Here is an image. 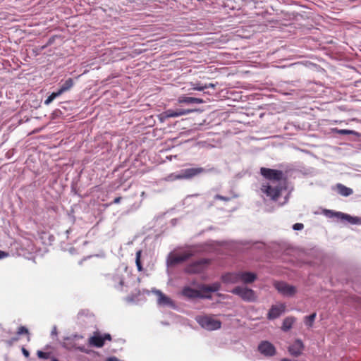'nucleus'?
<instances>
[{
    "label": "nucleus",
    "mask_w": 361,
    "mask_h": 361,
    "mask_svg": "<svg viewBox=\"0 0 361 361\" xmlns=\"http://www.w3.org/2000/svg\"><path fill=\"white\" fill-rule=\"evenodd\" d=\"M180 103L185 104H202L204 101L200 98L192 97H183L179 98Z\"/></svg>",
    "instance_id": "nucleus-19"
},
{
    "label": "nucleus",
    "mask_w": 361,
    "mask_h": 361,
    "mask_svg": "<svg viewBox=\"0 0 361 361\" xmlns=\"http://www.w3.org/2000/svg\"><path fill=\"white\" fill-rule=\"evenodd\" d=\"M281 361H292V360L290 359H288V358H283L281 360Z\"/></svg>",
    "instance_id": "nucleus-45"
},
{
    "label": "nucleus",
    "mask_w": 361,
    "mask_h": 361,
    "mask_svg": "<svg viewBox=\"0 0 361 361\" xmlns=\"http://www.w3.org/2000/svg\"><path fill=\"white\" fill-rule=\"evenodd\" d=\"M257 350L266 357H274L277 353L276 347L268 341H262L257 346Z\"/></svg>",
    "instance_id": "nucleus-7"
},
{
    "label": "nucleus",
    "mask_w": 361,
    "mask_h": 361,
    "mask_svg": "<svg viewBox=\"0 0 361 361\" xmlns=\"http://www.w3.org/2000/svg\"><path fill=\"white\" fill-rule=\"evenodd\" d=\"M207 85L208 86V88H209V87H214V84H212V83H209V84H208V85Z\"/></svg>",
    "instance_id": "nucleus-44"
},
{
    "label": "nucleus",
    "mask_w": 361,
    "mask_h": 361,
    "mask_svg": "<svg viewBox=\"0 0 361 361\" xmlns=\"http://www.w3.org/2000/svg\"><path fill=\"white\" fill-rule=\"evenodd\" d=\"M214 168L205 169L203 167L188 168L180 171V175L178 176L182 179H191L202 173L214 171Z\"/></svg>",
    "instance_id": "nucleus-5"
},
{
    "label": "nucleus",
    "mask_w": 361,
    "mask_h": 361,
    "mask_svg": "<svg viewBox=\"0 0 361 361\" xmlns=\"http://www.w3.org/2000/svg\"><path fill=\"white\" fill-rule=\"evenodd\" d=\"M153 292L157 295V304L162 307L176 308L174 302L159 290H154Z\"/></svg>",
    "instance_id": "nucleus-10"
},
{
    "label": "nucleus",
    "mask_w": 361,
    "mask_h": 361,
    "mask_svg": "<svg viewBox=\"0 0 361 361\" xmlns=\"http://www.w3.org/2000/svg\"><path fill=\"white\" fill-rule=\"evenodd\" d=\"M179 175H180V171L177 173H171L167 176L166 180L173 181L175 180L181 179L180 178L178 177V176H179Z\"/></svg>",
    "instance_id": "nucleus-28"
},
{
    "label": "nucleus",
    "mask_w": 361,
    "mask_h": 361,
    "mask_svg": "<svg viewBox=\"0 0 361 361\" xmlns=\"http://www.w3.org/2000/svg\"><path fill=\"white\" fill-rule=\"evenodd\" d=\"M274 287L279 293L285 297H292L296 292L297 289L294 286L290 285L284 281H275Z\"/></svg>",
    "instance_id": "nucleus-6"
},
{
    "label": "nucleus",
    "mask_w": 361,
    "mask_h": 361,
    "mask_svg": "<svg viewBox=\"0 0 361 361\" xmlns=\"http://www.w3.org/2000/svg\"><path fill=\"white\" fill-rule=\"evenodd\" d=\"M334 130L335 132H336L337 133H338L339 135H351V134H354L355 133V132L353 130H347V129H337V128H335V129H334Z\"/></svg>",
    "instance_id": "nucleus-26"
},
{
    "label": "nucleus",
    "mask_w": 361,
    "mask_h": 361,
    "mask_svg": "<svg viewBox=\"0 0 361 361\" xmlns=\"http://www.w3.org/2000/svg\"><path fill=\"white\" fill-rule=\"evenodd\" d=\"M176 112L178 114V116L187 115L194 111L192 109H185L182 108L176 109Z\"/></svg>",
    "instance_id": "nucleus-27"
},
{
    "label": "nucleus",
    "mask_w": 361,
    "mask_h": 361,
    "mask_svg": "<svg viewBox=\"0 0 361 361\" xmlns=\"http://www.w3.org/2000/svg\"><path fill=\"white\" fill-rule=\"evenodd\" d=\"M141 253H142L141 250H139L136 252L135 263H136V266L137 267L138 271L142 270V264H141V261H140Z\"/></svg>",
    "instance_id": "nucleus-25"
},
{
    "label": "nucleus",
    "mask_w": 361,
    "mask_h": 361,
    "mask_svg": "<svg viewBox=\"0 0 361 361\" xmlns=\"http://www.w3.org/2000/svg\"><path fill=\"white\" fill-rule=\"evenodd\" d=\"M22 353L23 354V355L25 357H29L30 356V353L27 350H26L24 347L22 348Z\"/></svg>",
    "instance_id": "nucleus-38"
},
{
    "label": "nucleus",
    "mask_w": 361,
    "mask_h": 361,
    "mask_svg": "<svg viewBox=\"0 0 361 361\" xmlns=\"http://www.w3.org/2000/svg\"><path fill=\"white\" fill-rule=\"evenodd\" d=\"M106 361H119V360L116 357H109Z\"/></svg>",
    "instance_id": "nucleus-42"
},
{
    "label": "nucleus",
    "mask_w": 361,
    "mask_h": 361,
    "mask_svg": "<svg viewBox=\"0 0 361 361\" xmlns=\"http://www.w3.org/2000/svg\"><path fill=\"white\" fill-rule=\"evenodd\" d=\"M257 276V274L250 271H240V281L245 284L253 283Z\"/></svg>",
    "instance_id": "nucleus-15"
},
{
    "label": "nucleus",
    "mask_w": 361,
    "mask_h": 361,
    "mask_svg": "<svg viewBox=\"0 0 361 361\" xmlns=\"http://www.w3.org/2000/svg\"><path fill=\"white\" fill-rule=\"evenodd\" d=\"M207 88H208V86L207 85V84L204 85H202L201 84H196L195 85V87H193V90H198V91H202L204 89H207Z\"/></svg>",
    "instance_id": "nucleus-31"
},
{
    "label": "nucleus",
    "mask_w": 361,
    "mask_h": 361,
    "mask_svg": "<svg viewBox=\"0 0 361 361\" xmlns=\"http://www.w3.org/2000/svg\"><path fill=\"white\" fill-rule=\"evenodd\" d=\"M200 290L205 293H214L220 289V284L219 283H214L211 285H202L200 286Z\"/></svg>",
    "instance_id": "nucleus-18"
},
{
    "label": "nucleus",
    "mask_w": 361,
    "mask_h": 361,
    "mask_svg": "<svg viewBox=\"0 0 361 361\" xmlns=\"http://www.w3.org/2000/svg\"><path fill=\"white\" fill-rule=\"evenodd\" d=\"M56 98L54 97V95H53L52 94H51L47 98V99L44 101V104L45 105H49V104H51L54 99H55Z\"/></svg>",
    "instance_id": "nucleus-34"
},
{
    "label": "nucleus",
    "mask_w": 361,
    "mask_h": 361,
    "mask_svg": "<svg viewBox=\"0 0 361 361\" xmlns=\"http://www.w3.org/2000/svg\"><path fill=\"white\" fill-rule=\"evenodd\" d=\"M17 334L18 335H22V334H28L29 331H28V329L25 326H20L18 328Z\"/></svg>",
    "instance_id": "nucleus-30"
},
{
    "label": "nucleus",
    "mask_w": 361,
    "mask_h": 361,
    "mask_svg": "<svg viewBox=\"0 0 361 361\" xmlns=\"http://www.w3.org/2000/svg\"><path fill=\"white\" fill-rule=\"evenodd\" d=\"M89 344L97 348H102L104 345L102 336L97 334L89 338Z\"/></svg>",
    "instance_id": "nucleus-16"
},
{
    "label": "nucleus",
    "mask_w": 361,
    "mask_h": 361,
    "mask_svg": "<svg viewBox=\"0 0 361 361\" xmlns=\"http://www.w3.org/2000/svg\"><path fill=\"white\" fill-rule=\"evenodd\" d=\"M209 261L206 259H201L188 264L185 271L188 274H199L204 270Z\"/></svg>",
    "instance_id": "nucleus-8"
},
{
    "label": "nucleus",
    "mask_w": 361,
    "mask_h": 361,
    "mask_svg": "<svg viewBox=\"0 0 361 361\" xmlns=\"http://www.w3.org/2000/svg\"><path fill=\"white\" fill-rule=\"evenodd\" d=\"M221 281L224 283L235 284L240 282V271L228 272L221 276Z\"/></svg>",
    "instance_id": "nucleus-13"
},
{
    "label": "nucleus",
    "mask_w": 361,
    "mask_h": 361,
    "mask_svg": "<svg viewBox=\"0 0 361 361\" xmlns=\"http://www.w3.org/2000/svg\"><path fill=\"white\" fill-rule=\"evenodd\" d=\"M37 354L38 357L41 359L47 360L50 357V353H45L41 350H38Z\"/></svg>",
    "instance_id": "nucleus-29"
},
{
    "label": "nucleus",
    "mask_w": 361,
    "mask_h": 361,
    "mask_svg": "<svg viewBox=\"0 0 361 361\" xmlns=\"http://www.w3.org/2000/svg\"><path fill=\"white\" fill-rule=\"evenodd\" d=\"M51 361H59L58 359L55 358V357H53L51 359Z\"/></svg>",
    "instance_id": "nucleus-46"
},
{
    "label": "nucleus",
    "mask_w": 361,
    "mask_h": 361,
    "mask_svg": "<svg viewBox=\"0 0 361 361\" xmlns=\"http://www.w3.org/2000/svg\"><path fill=\"white\" fill-rule=\"evenodd\" d=\"M197 323L209 331L217 330L221 328V322L211 316H200L196 319Z\"/></svg>",
    "instance_id": "nucleus-4"
},
{
    "label": "nucleus",
    "mask_w": 361,
    "mask_h": 361,
    "mask_svg": "<svg viewBox=\"0 0 361 361\" xmlns=\"http://www.w3.org/2000/svg\"><path fill=\"white\" fill-rule=\"evenodd\" d=\"M317 317L316 312H313L312 314L305 316L304 318V323L308 327H312L313 326L314 322Z\"/></svg>",
    "instance_id": "nucleus-23"
},
{
    "label": "nucleus",
    "mask_w": 361,
    "mask_h": 361,
    "mask_svg": "<svg viewBox=\"0 0 361 361\" xmlns=\"http://www.w3.org/2000/svg\"><path fill=\"white\" fill-rule=\"evenodd\" d=\"M286 310L285 304L274 305L271 307L267 314L269 320H274L279 317Z\"/></svg>",
    "instance_id": "nucleus-11"
},
{
    "label": "nucleus",
    "mask_w": 361,
    "mask_h": 361,
    "mask_svg": "<svg viewBox=\"0 0 361 361\" xmlns=\"http://www.w3.org/2000/svg\"><path fill=\"white\" fill-rule=\"evenodd\" d=\"M113 281L115 282V283H118V285H116V284L114 285L116 288L119 289V290L122 289L123 284H124L123 278L122 276H121L118 274H116L113 277Z\"/></svg>",
    "instance_id": "nucleus-22"
},
{
    "label": "nucleus",
    "mask_w": 361,
    "mask_h": 361,
    "mask_svg": "<svg viewBox=\"0 0 361 361\" xmlns=\"http://www.w3.org/2000/svg\"><path fill=\"white\" fill-rule=\"evenodd\" d=\"M231 293L239 296L243 301L252 302L257 300V295L255 292L249 288L245 286H236Z\"/></svg>",
    "instance_id": "nucleus-3"
},
{
    "label": "nucleus",
    "mask_w": 361,
    "mask_h": 361,
    "mask_svg": "<svg viewBox=\"0 0 361 361\" xmlns=\"http://www.w3.org/2000/svg\"><path fill=\"white\" fill-rule=\"evenodd\" d=\"M51 334L52 336H54H54H56V335L57 334V329H56V326H54L53 327Z\"/></svg>",
    "instance_id": "nucleus-40"
},
{
    "label": "nucleus",
    "mask_w": 361,
    "mask_h": 361,
    "mask_svg": "<svg viewBox=\"0 0 361 361\" xmlns=\"http://www.w3.org/2000/svg\"><path fill=\"white\" fill-rule=\"evenodd\" d=\"M296 321L295 317L290 316L286 317L281 326V330L284 332H288L293 326V324Z\"/></svg>",
    "instance_id": "nucleus-17"
},
{
    "label": "nucleus",
    "mask_w": 361,
    "mask_h": 361,
    "mask_svg": "<svg viewBox=\"0 0 361 361\" xmlns=\"http://www.w3.org/2000/svg\"><path fill=\"white\" fill-rule=\"evenodd\" d=\"M121 197H116V198L114 200L113 202H114V204H118V203L121 202Z\"/></svg>",
    "instance_id": "nucleus-41"
},
{
    "label": "nucleus",
    "mask_w": 361,
    "mask_h": 361,
    "mask_svg": "<svg viewBox=\"0 0 361 361\" xmlns=\"http://www.w3.org/2000/svg\"><path fill=\"white\" fill-rule=\"evenodd\" d=\"M63 93H64V92L62 90V89L61 87H59V89L56 92H54L51 94L53 95H54L55 98H56V97H59L60 95H61Z\"/></svg>",
    "instance_id": "nucleus-36"
},
{
    "label": "nucleus",
    "mask_w": 361,
    "mask_h": 361,
    "mask_svg": "<svg viewBox=\"0 0 361 361\" xmlns=\"http://www.w3.org/2000/svg\"><path fill=\"white\" fill-rule=\"evenodd\" d=\"M73 337H74L75 339H79V338H82V336H80V335H78V334L73 335Z\"/></svg>",
    "instance_id": "nucleus-43"
},
{
    "label": "nucleus",
    "mask_w": 361,
    "mask_h": 361,
    "mask_svg": "<svg viewBox=\"0 0 361 361\" xmlns=\"http://www.w3.org/2000/svg\"><path fill=\"white\" fill-rule=\"evenodd\" d=\"M304 225L301 223H296L293 225V229L295 231H300L303 229Z\"/></svg>",
    "instance_id": "nucleus-33"
},
{
    "label": "nucleus",
    "mask_w": 361,
    "mask_h": 361,
    "mask_svg": "<svg viewBox=\"0 0 361 361\" xmlns=\"http://www.w3.org/2000/svg\"><path fill=\"white\" fill-rule=\"evenodd\" d=\"M190 255L189 254H183L180 255H171L169 256L167 259V265L168 266H174L179 263L183 262L189 259Z\"/></svg>",
    "instance_id": "nucleus-14"
},
{
    "label": "nucleus",
    "mask_w": 361,
    "mask_h": 361,
    "mask_svg": "<svg viewBox=\"0 0 361 361\" xmlns=\"http://www.w3.org/2000/svg\"><path fill=\"white\" fill-rule=\"evenodd\" d=\"M214 200H223L225 202H228V201L231 200V197L223 196L221 195H216L214 196Z\"/></svg>",
    "instance_id": "nucleus-32"
},
{
    "label": "nucleus",
    "mask_w": 361,
    "mask_h": 361,
    "mask_svg": "<svg viewBox=\"0 0 361 361\" xmlns=\"http://www.w3.org/2000/svg\"><path fill=\"white\" fill-rule=\"evenodd\" d=\"M178 117V114L176 109H168L160 115V120L164 121L169 118Z\"/></svg>",
    "instance_id": "nucleus-20"
},
{
    "label": "nucleus",
    "mask_w": 361,
    "mask_h": 361,
    "mask_svg": "<svg viewBox=\"0 0 361 361\" xmlns=\"http://www.w3.org/2000/svg\"><path fill=\"white\" fill-rule=\"evenodd\" d=\"M202 290H198L194 288H192L189 286H185L182 290V295L189 299H195V298H211V295L202 294Z\"/></svg>",
    "instance_id": "nucleus-9"
},
{
    "label": "nucleus",
    "mask_w": 361,
    "mask_h": 361,
    "mask_svg": "<svg viewBox=\"0 0 361 361\" xmlns=\"http://www.w3.org/2000/svg\"><path fill=\"white\" fill-rule=\"evenodd\" d=\"M261 174L267 179L270 180V183L263 184L262 186V191L270 197L272 200H277L281 195L283 186L281 185L279 181L283 178V172L280 170L271 169L267 168H261Z\"/></svg>",
    "instance_id": "nucleus-1"
},
{
    "label": "nucleus",
    "mask_w": 361,
    "mask_h": 361,
    "mask_svg": "<svg viewBox=\"0 0 361 361\" xmlns=\"http://www.w3.org/2000/svg\"><path fill=\"white\" fill-rule=\"evenodd\" d=\"M73 85V80L72 78H68L66 80L61 86L60 87L62 89V90L65 92L68 90H69Z\"/></svg>",
    "instance_id": "nucleus-24"
},
{
    "label": "nucleus",
    "mask_w": 361,
    "mask_h": 361,
    "mask_svg": "<svg viewBox=\"0 0 361 361\" xmlns=\"http://www.w3.org/2000/svg\"><path fill=\"white\" fill-rule=\"evenodd\" d=\"M338 193L344 197H348L353 194V191L351 188H348L341 183L337 184Z\"/></svg>",
    "instance_id": "nucleus-21"
},
{
    "label": "nucleus",
    "mask_w": 361,
    "mask_h": 361,
    "mask_svg": "<svg viewBox=\"0 0 361 361\" xmlns=\"http://www.w3.org/2000/svg\"><path fill=\"white\" fill-rule=\"evenodd\" d=\"M325 214L329 218L336 217L341 222H348L352 225L361 224V218L358 216H353L350 214L343 213L341 212H334L331 210H325Z\"/></svg>",
    "instance_id": "nucleus-2"
},
{
    "label": "nucleus",
    "mask_w": 361,
    "mask_h": 361,
    "mask_svg": "<svg viewBox=\"0 0 361 361\" xmlns=\"http://www.w3.org/2000/svg\"><path fill=\"white\" fill-rule=\"evenodd\" d=\"M304 344L302 341L298 338L288 347V350L292 356L298 357L302 354Z\"/></svg>",
    "instance_id": "nucleus-12"
},
{
    "label": "nucleus",
    "mask_w": 361,
    "mask_h": 361,
    "mask_svg": "<svg viewBox=\"0 0 361 361\" xmlns=\"http://www.w3.org/2000/svg\"><path fill=\"white\" fill-rule=\"evenodd\" d=\"M102 337L104 338V342L105 341V340H108V341L111 340V336L109 334H105L104 336Z\"/></svg>",
    "instance_id": "nucleus-39"
},
{
    "label": "nucleus",
    "mask_w": 361,
    "mask_h": 361,
    "mask_svg": "<svg viewBox=\"0 0 361 361\" xmlns=\"http://www.w3.org/2000/svg\"><path fill=\"white\" fill-rule=\"evenodd\" d=\"M9 254L0 250V259L7 257Z\"/></svg>",
    "instance_id": "nucleus-37"
},
{
    "label": "nucleus",
    "mask_w": 361,
    "mask_h": 361,
    "mask_svg": "<svg viewBox=\"0 0 361 361\" xmlns=\"http://www.w3.org/2000/svg\"><path fill=\"white\" fill-rule=\"evenodd\" d=\"M75 349L82 353H89V350L84 345L75 347Z\"/></svg>",
    "instance_id": "nucleus-35"
}]
</instances>
